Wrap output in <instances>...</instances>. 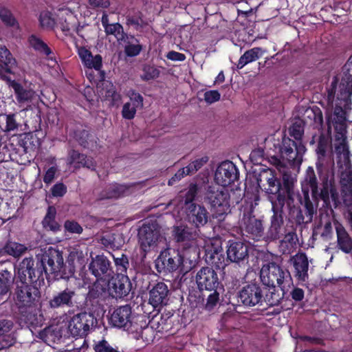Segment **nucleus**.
<instances>
[{"mask_svg": "<svg viewBox=\"0 0 352 352\" xmlns=\"http://www.w3.org/2000/svg\"><path fill=\"white\" fill-rule=\"evenodd\" d=\"M221 94L217 90H210L206 91L204 95V98L206 102L208 104H212L213 102H217L220 100Z\"/></svg>", "mask_w": 352, "mask_h": 352, "instance_id": "nucleus-62", "label": "nucleus"}, {"mask_svg": "<svg viewBox=\"0 0 352 352\" xmlns=\"http://www.w3.org/2000/svg\"><path fill=\"white\" fill-rule=\"evenodd\" d=\"M289 135L293 137L295 142H302L301 139L304 134V127L302 122L299 120L295 122L289 129Z\"/></svg>", "mask_w": 352, "mask_h": 352, "instance_id": "nucleus-46", "label": "nucleus"}, {"mask_svg": "<svg viewBox=\"0 0 352 352\" xmlns=\"http://www.w3.org/2000/svg\"><path fill=\"white\" fill-rule=\"evenodd\" d=\"M89 270L98 279L109 277L111 274V263L104 255H97L89 265Z\"/></svg>", "mask_w": 352, "mask_h": 352, "instance_id": "nucleus-23", "label": "nucleus"}, {"mask_svg": "<svg viewBox=\"0 0 352 352\" xmlns=\"http://www.w3.org/2000/svg\"><path fill=\"white\" fill-rule=\"evenodd\" d=\"M219 300V294L216 289H214V292L210 294L207 298V301L205 305L206 309L208 311L212 310L217 305Z\"/></svg>", "mask_w": 352, "mask_h": 352, "instance_id": "nucleus-60", "label": "nucleus"}, {"mask_svg": "<svg viewBox=\"0 0 352 352\" xmlns=\"http://www.w3.org/2000/svg\"><path fill=\"white\" fill-rule=\"evenodd\" d=\"M109 290L111 295L115 298L126 296L131 290V282L128 276L118 274L116 277H112L109 282Z\"/></svg>", "mask_w": 352, "mask_h": 352, "instance_id": "nucleus-20", "label": "nucleus"}, {"mask_svg": "<svg viewBox=\"0 0 352 352\" xmlns=\"http://www.w3.org/2000/svg\"><path fill=\"white\" fill-rule=\"evenodd\" d=\"M125 43L124 52L128 56H135L142 51V47L133 36H126L123 40Z\"/></svg>", "mask_w": 352, "mask_h": 352, "instance_id": "nucleus-37", "label": "nucleus"}, {"mask_svg": "<svg viewBox=\"0 0 352 352\" xmlns=\"http://www.w3.org/2000/svg\"><path fill=\"white\" fill-rule=\"evenodd\" d=\"M160 232L154 224H143L138 230L139 243L144 252L157 248Z\"/></svg>", "mask_w": 352, "mask_h": 352, "instance_id": "nucleus-14", "label": "nucleus"}, {"mask_svg": "<svg viewBox=\"0 0 352 352\" xmlns=\"http://www.w3.org/2000/svg\"><path fill=\"white\" fill-rule=\"evenodd\" d=\"M40 24L43 28H50L54 25V19L52 14L47 11H43L40 14Z\"/></svg>", "mask_w": 352, "mask_h": 352, "instance_id": "nucleus-54", "label": "nucleus"}, {"mask_svg": "<svg viewBox=\"0 0 352 352\" xmlns=\"http://www.w3.org/2000/svg\"><path fill=\"white\" fill-rule=\"evenodd\" d=\"M338 81V78L334 77L331 82V86L327 89V101L328 103L332 106L336 96Z\"/></svg>", "mask_w": 352, "mask_h": 352, "instance_id": "nucleus-61", "label": "nucleus"}, {"mask_svg": "<svg viewBox=\"0 0 352 352\" xmlns=\"http://www.w3.org/2000/svg\"><path fill=\"white\" fill-rule=\"evenodd\" d=\"M43 268L40 267L38 262L34 267V261L32 257H27L23 259L17 268L16 278L20 283L27 282L35 283L38 280H44L42 274Z\"/></svg>", "mask_w": 352, "mask_h": 352, "instance_id": "nucleus-10", "label": "nucleus"}, {"mask_svg": "<svg viewBox=\"0 0 352 352\" xmlns=\"http://www.w3.org/2000/svg\"><path fill=\"white\" fill-rule=\"evenodd\" d=\"M169 291L168 286L162 282L155 284L149 291V303L154 307L166 305L168 301Z\"/></svg>", "mask_w": 352, "mask_h": 352, "instance_id": "nucleus-22", "label": "nucleus"}, {"mask_svg": "<svg viewBox=\"0 0 352 352\" xmlns=\"http://www.w3.org/2000/svg\"><path fill=\"white\" fill-rule=\"evenodd\" d=\"M53 197H63L67 192V187L63 183H56L51 188Z\"/></svg>", "mask_w": 352, "mask_h": 352, "instance_id": "nucleus-63", "label": "nucleus"}, {"mask_svg": "<svg viewBox=\"0 0 352 352\" xmlns=\"http://www.w3.org/2000/svg\"><path fill=\"white\" fill-rule=\"evenodd\" d=\"M241 228L247 236L257 241L263 236L264 233L262 221L252 216L250 212L244 213Z\"/></svg>", "mask_w": 352, "mask_h": 352, "instance_id": "nucleus-17", "label": "nucleus"}, {"mask_svg": "<svg viewBox=\"0 0 352 352\" xmlns=\"http://www.w3.org/2000/svg\"><path fill=\"white\" fill-rule=\"evenodd\" d=\"M173 236L177 242L189 243V247L197 255L198 248L201 245L199 230H193L186 225L174 226L173 228Z\"/></svg>", "mask_w": 352, "mask_h": 352, "instance_id": "nucleus-12", "label": "nucleus"}, {"mask_svg": "<svg viewBox=\"0 0 352 352\" xmlns=\"http://www.w3.org/2000/svg\"><path fill=\"white\" fill-rule=\"evenodd\" d=\"M93 314L82 312L74 316L69 322L68 330L74 337L86 336L94 324Z\"/></svg>", "mask_w": 352, "mask_h": 352, "instance_id": "nucleus-13", "label": "nucleus"}, {"mask_svg": "<svg viewBox=\"0 0 352 352\" xmlns=\"http://www.w3.org/2000/svg\"><path fill=\"white\" fill-rule=\"evenodd\" d=\"M238 298L244 306L254 307L261 305L263 301L264 295L260 285L252 283L242 288L239 292Z\"/></svg>", "mask_w": 352, "mask_h": 352, "instance_id": "nucleus-15", "label": "nucleus"}, {"mask_svg": "<svg viewBox=\"0 0 352 352\" xmlns=\"http://www.w3.org/2000/svg\"><path fill=\"white\" fill-rule=\"evenodd\" d=\"M29 43L36 51L46 56H49L52 53L47 45L42 39L35 35L30 36Z\"/></svg>", "mask_w": 352, "mask_h": 352, "instance_id": "nucleus-43", "label": "nucleus"}, {"mask_svg": "<svg viewBox=\"0 0 352 352\" xmlns=\"http://www.w3.org/2000/svg\"><path fill=\"white\" fill-rule=\"evenodd\" d=\"M196 283L200 290H214L219 284L217 272L212 268L202 267L196 275Z\"/></svg>", "mask_w": 352, "mask_h": 352, "instance_id": "nucleus-19", "label": "nucleus"}, {"mask_svg": "<svg viewBox=\"0 0 352 352\" xmlns=\"http://www.w3.org/2000/svg\"><path fill=\"white\" fill-rule=\"evenodd\" d=\"M15 64V60L10 51L3 45H0V67L8 71Z\"/></svg>", "mask_w": 352, "mask_h": 352, "instance_id": "nucleus-42", "label": "nucleus"}, {"mask_svg": "<svg viewBox=\"0 0 352 352\" xmlns=\"http://www.w3.org/2000/svg\"><path fill=\"white\" fill-rule=\"evenodd\" d=\"M10 278L11 274L7 270L3 271L0 276V296L8 292Z\"/></svg>", "mask_w": 352, "mask_h": 352, "instance_id": "nucleus-51", "label": "nucleus"}, {"mask_svg": "<svg viewBox=\"0 0 352 352\" xmlns=\"http://www.w3.org/2000/svg\"><path fill=\"white\" fill-rule=\"evenodd\" d=\"M290 263L294 267V276L298 280L307 281L309 278V261L307 255L303 252H298L291 257Z\"/></svg>", "mask_w": 352, "mask_h": 352, "instance_id": "nucleus-24", "label": "nucleus"}, {"mask_svg": "<svg viewBox=\"0 0 352 352\" xmlns=\"http://www.w3.org/2000/svg\"><path fill=\"white\" fill-rule=\"evenodd\" d=\"M260 278L264 285L276 287V285L283 293H287L293 285L289 272L274 262L263 265Z\"/></svg>", "mask_w": 352, "mask_h": 352, "instance_id": "nucleus-4", "label": "nucleus"}, {"mask_svg": "<svg viewBox=\"0 0 352 352\" xmlns=\"http://www.w3.org/2000/svg\"><path fill=\"white\" fill-rule=\"evenodd\" d=\"M67 163L68 165L73 166L75 169H79L83 167L93 170L95 168V163L91 157H88L85 155L80 153L75 150L69 151Z\"/></svg>", "mask_w": 352, "mask_h": 352, "instance_id": "nucleus-30", "label": "nucleus"}, {"mask_svg": "<svg viewBox=\"0 0 352 352\" xmlns=\"http://www.w3.org/2000/svg\"><path fill=\"white\" fill-rule=\"evenodd\" d=\"M78 56L86 67L97 71L101 69L102 59L100 55L93 56L89 50L80 47L78 49Z\"/></svg>", "mask_w": 352, "mask_h": 352, "instance_id": "nucleus-31", "label": "nucleus"}, {"mask_svg": "<svg viewBox=\"0 0 352 352\" xmlns=\"http://www.w3.org/2000/svg\"><path fill=\"white\" fill-rule=\"evenodd\" d=\"M322 188L318 190V180L312 167H308L305 178L301 182V188L303 195L307 197L309 190L311 191L312 198L315 201L322 199L326 205L330 203V199L336 204L338 200V193L333 186V177L331 176H321Z\"/></svg>", "mask_w": 352, "mask_h": 352, "instance_id": "nucleus-2", "label": "nucleus"}, {"mask_svg": "<svg viewBox=\"0 0 352 352\" xmlns=\"http://www.w3.org/2000/svg\"><path fill=\"white\" fill-rule=\"evenodd\" d=\"M248 245L241 241H229L227 249L228 258L234 263H240L248 259Z\"/></svg>", "mask_w": 352, "mask_h": 352, "instance_id": "nucleus-25", "label": "nucleus"}, {"mask_svg": "<svg viewBox=\"0 0 352 352\" xmlns=\"http://www.w3.org/2000/svg\"><path fill=\"white\" fill-rule=\"evenodd\" d=\"M300 203L304 206L305 214L307 218V221H311L314 214L316 212V209L310 200L309 195H307V197L305 195H303V199H300Z\"/></svg>", "mask_w": 352, "mask_h": 352, "instance_id": "nucleus-49", "label": "nucleus"}, {"mask_svg": "<svg viewBox=\"0 0 352 352\" xmlns=\"http://www.w3.org/2000/svg\"><path fill=\"white\" fill-rule=\"evenodd\" d=\"M238 177V169L230 161L221 162L217 168L214 173L216 183L223 188L233 183Z\"/></svg>", "mask_w": 352, "mask_h": 352, "instance_id": "nucleus-16", "label": "nucleus"}, {"mask_svg": "<svg viewBox=\"0 0 352 352\" xmlns=\"http://www.w3.org/2000/svg\"><path fill=\"white\" fill-rule=\"evenodd\" d=\"M39 298V291L28 282L17 283L15 291V302L19 308H32Z\"/></svg>", "mask_w": 352, "mask_h": 352, "instance_id": "nucleus-11", "label": "nucleus"}, {"mask_svg": "<svg viewBox=\"0 0 352 352\" xmlns=\"http://www.w3.org/2000/svg\"><path fill=\"white\" fill-rule=\"evenodd\" d=\"M197 186L196 184L190 185L188 191L185 194L184 204L186 207L188 206L190 204H194L192 201L195 199L197 193Z\"/></svg>", "mask_w": 352, "mask_h": 352, "instance_id": "nucleus-57", "label": "nucleus"}, {"mask_svg": "<svg viewBox=\"0 0 352 352\" xmlns=\"http://www.w3.org/2000/svg\"><path fill=\"white\" fill-rule=\"evenodd\" d=\"M38 262L40 267L43 268V276L45 274L46 278L50 274L58 275L65 267L62 252L53 247L46 249Z\"/></svg>", "mask_w": 352, "mask_h": 352, "instance_id": "nucleus-6", "label": "nucleus"}, {"mask_svg": "<svg viewBox=\"0 0 352 352\" xmlns=\"http://www.w3.org/2000/svg\"><path fill=\"white\" fill-rule=\"evenodd\" d=\"M160 75V70L151 65H145L143 68V74L142 78L145 80H149L157 78Z\"/></svg>", "mask_w": 352, "mask_h": 352, "instance_id": "nucleus-52", "label": "nucleus"}, {"mask_svg": "<svg viewBox=\"0 0 352 352\" xmlns=\"http://www.w3.org/2000/svg\"><path fill=\"white\" fill-rule=\"evenodd\" d=\"M255 0H244L238 3L237 12L239 15L241 14L248 16L254 12H256L259 5H255Z\"/></svg>", "mask_w": 352, "mask_h": 352, "instance_id": "nucleus-41", "label": "nucleus"}, {"mask_svg": "<svg viewBox=\"0 0 352 352\" xmlns=\"http://www.w3.org/2000/svg\"><path fill=\"white\" fill-rule=\"evenodd\" d=\"M58 170V167L56 164L47 168L43 175V182L47 185L51 184L56 178Z\"/></svg>", "mask_w": 352, "mask_h": 352, "instance_id": "nucleus-55", "label": "nucleus"}, {"mask_svg": "<svg viewBox=\"0 0 352 352\" xmlns=\"http://www.w3.org/2000/svg\"><path fill=\"white\" fill-rule=\"evenodd\" d=\"M0 19L5 25L10 27L18 28V23L11 12L7 8H0Z\"/></svg>", "mask_w": 352, "mask_h": 352, "instance_id": "nucleus-47", "label": "nucleus"}, {"mask_svg": "<svg viewBox=\"0 0 352 352\" xmlns=\"http://www.w3.org/2000/svg\"><path fill=\"white\" fill-rule=\"evenodd\" d=\"M59 20L60 29L65 35L70 34L76 30L77 21L72 13H67L66 10H63Z\"/></svg>", "mask_w": 352, "mask_h": 352, "instance_id": "nucleus-33", "label": "nucleus"}, {"mask_svg": "<svg viewBox=\"0 0 352 352\" xmlns=\"http://www.w3.org/2000/svg\"><path fill=\"white\" fill-rule=\"evenodd\" d=\"M64 228L65 231L71 234H80L82 232V227L76 221L74 220H67L64 223Z\"/></svg>", "mask_w": 352, "mask_h": 352, "instance_id": "nucleus-53", "label": "nucleus"}, {"mask_svg": "<svg viewBox=\"0 0 352 352\" xmlns=\"http://www.w3.org/2000/svg\"><path fill=\"white\" fill-rule=\"evenodd\" d=\"M96 352H117L106 340L98 342L94 346Z\"/></svg>", "mask_w": 352, "mask_h": 352, "instance_id": "nucleus-64", "label": "nucleus"}, {"mask_svg": "<svg viewBox=\"0 0 352 352\" xmlns=\"http://www.w3.org/2000/svg\"><path fill=\"white\" fill-rule=\"evenodd\" d=\"M137 109L133 107L131 102H126L124 104L122 114L124 118L131 120L135 117Z\"/></svg>", "mask_w": 352, "mask_h": 352, "instance_id": "nucleus-59", "label": "nucleus"}, {"mask_svg": "<svg viewBox=\"0 0 352 352\" xmlns=\"http://www.w3.org/2000/svg\"><path fill=\"white\" fill-rule=\"evenodd\" d=\"M346 133L342 136L336 133L335 151L338 155V165L340 168L343 166H348L350 164V153L346 144Z\"/></svg>", "mask_w": 352, "mask_h": 352, "instance_id": "nucleus-26", "label": "nucleus"}, {"mask_svg": "<svg viewBox=\"0 0 352 352\" xmlns=\"http://www.w3.org/2000/svg\"><path fill=\"white\" fill-rule=\"evenodd\" d=\"M307 149L302 142H295L289 138H284L280 149L281 157L292 166H299Z\"/></svg>", "mask_w": 352, "mask_h": 352, "instance_id": "nucleus-7", "label": "nucleus"}, {"mask_svg": "<svg viewBox=\"0 0 352 352\" xmlns=\"http://www.w3.org/2000/svg\"><path fill=\"white\" fill-rule=\"evenodd\" d=\"M12 87L14 89L16 100L21 105H30L36 100L38 96L32 87L31 85H21L18 82H13Z\"/></svg>", "mask_w": 352, "mask_h": 352, "instance_id": "nucleus-21", "label": "nucleus"}, {"mask_svg": "<svg viewBox=\"0 0 352 352\" xmlns=\"http://www.w3.org/2000/svg\"><path fill=\"white\" fill-rule=\"evenodd\" d=\"M208 161V157H203L195 160L186 166L187 173L192 175L201 168Z\"/></svg>", "mask_w": 352, "mask_h": 352, "instance_id": "nucleus-48", "label": "nucleus"}, {"mask_svg": "<svg viewBox=\"0 0 352 352\" xmlns=\"http://www.w3.org/2000/svg\"><path fill=\"white\" fill-rule=\"evenodd\" d=\"M185 256L180 255L178 252L173 251V254L168 252H162L160 256L164 268L168 271H175L179 267H182V270H185ZM190 265L187 268H190Z\"/></svg>", "mask_w": 352, "mask_h": 352, "instance_id": "nucleus-27", "label": "nucleus"}, {"mask_svg": "<svg viewBox=\"0 0 352 352\" xmlns=\"http://www.w3.org/2000/svg\"><path fill=\"white\" fill-rule=\"evenodd\" d=\"M269 162L271 164L274 165L280 173L283 174V185L286 190V194L287 196L290 198L292 193L294 179L289 173H287L285 163L278 157L274 155L271 156L269 158Z\"/></svg>", "mask_w": 352, "mask_h": 352, "instance_id": "nucleus-29", "label": "nucleus"}, {"mask_svg": "<svg viewBox=\"0 0 352 352\" xmlns=\"http://www.w3.org/2000/svg\"><path fill=\"white\" fill-rule=\"evenodd\" d=\"M14 323L11 320L0 319V337L11 336L8 334L13 328Z\"/></svg>", "mask_w": 352, "mask_h": 352, "instance_id": "nucleus-58", "label": "nucleus"}, {"mask_svg": "<svg viewBox=\"0 0 352 352\" xmlns=\"http://www.w3.org/2000/svg\"><path fill=\"white\" fill-rule=\"evenodd\" d=\"M265 52L261 47H253L247 50L239 58L236 65L238 69H242L245 65L260 58Z\"/></svg>", "mask_w": 352, "mask_h": 352, "instance_id": "nucleus-34", "label": "nucleus"}, {"mask_svg": "<svg viewBox=\"0 0 352 352\" xmlns=\"http://www.w3.org/2000/svg\"><path fill=\"white\" fill-rule=\"evenodd\" d=\"M27 250L25 245L14 241H8L3 247L4 252L14 258L21 256Z\"/></svg>", "mask_w": 352, "mask_h": 352, "instance_id": "nucleus-39", "label": "nucleus"}, {"mask_svg": "<svg viewBox=\"0 0 352 352\" xmlns=\"http://www.w3.org/2000/svg\"><path fill=\"white\" fill-rule=\"evenodd\" d=\"M113 257L117 270L121 274L123 272H126L129 265L127 256L124 254H121L120 256H116L113 255Z\"/></svg>", "mask_w": 352, "mask_h": 352, "instance_id": "nucleus-50", "label": "nucleus"}, {"mask_svg": "<svg viewBox=\"0 0 352 352\" xmlns=\"http://www.w3.org/2000/svg\"><path fill=\"white\" fill-rule=\"evenodd\" d=\"M352 95V78L342 73L339 90L336 94L335 108L332 115V122L337 133L343 135L346 133V111L350 109Z\"/></svg>", "mask_w": 352, "mask_h": 352, "instance_id": "nucleus-3", "label": "nucleus"}, {"mask_svg": "<svg viewBox=\"0 0 352 352\" xmlns=\"http://www.w3.org/2000/svg\"><path fill=\"white\" fill-rule=\"evenodd\" d=\"M186 214L188 221L197 228L205 226L209 218L207 209L197 204H190L186 207Z\"/></svg>", "mask_w": 352, "mask_h": 352, "instance_id": "nucleus-18", "label": "nucleus"}, {"mask_svg": "<svg viewBox=\"0 0 352 352\" xmlns=\"http://www.w3.org/2000/svg\"><path fill=\"white\" fill-rule=\"evenodd\" d=\"M76 293L68 288L56 293L49 301V305L52 309L60 307H72L74 306V298Z\"/></svg>", "mask_w": 352, "mask_h": 352, "instance_id": "nucleus-28", "label": "nucleus"}, {"mask_svg": "<svg viewBox=\"0 0 352 352\" xmlns=\"http://www.w3.org/2000/svg\"><path fill=\"white\" fill-rule=\"evenodd\" d=\"M204 199L210 206L214 218H221L230 211V194L228 190L223 187L208 186L204 194Z\"/></svg>", "mask_w": 352, "mask_h": 352, "instance_id": "nucleus-5", "label": "nucleus"}, {"mask_svg": "<svg viewBox=\"0 0 352 352\" xmlns=\"http://www.w3.org/2000/svg\"><path fill=\"white\" fill-rule=\"evenodd\" d=\"M285 198L283 195H279L277 199L272 201V211L274 212L271 217L270 226L267 230V238L275 240L280 238L285 234L284 221L283 217V209L285 206Z\"/></svg>", "mask_w": 352, "mask_h": 352, "instance_id": "nucleus-8", "label": "nucleus"}, {"mask_svg": "<svg viewBox=\"0 0 352 352\" xmlns=\"http://www.w3.org/2000/svg\"><path fill=\"white\" fill-rule=\"evenodd\" d=\"M269 287L268 292L265 294L264 296L263 301L266 302V303L270 306H276L278 305L281 299L283 298L285 293L282 292V294L277 293L276 291V287L274 286H267Z\"/></svg>", "mask_w": 352, "mask_h": 352, "instance_id": "nucleus-44", "label": "nucleus"}, {"mask_svg": "<svg viewBox=\"0 0 352 352\" xmlns=\"http://www.w3.org/2000/svg\"><path fill=\"white\" fill-rule=\"evenodd\" d=\"M144 316L132 315L131 308L129 305L120 306L114 310L111 316V322L113 326L123 329L132 333L136 339L142 338L148 341V333H152V329L148 327L144 321Z\"/></svg>", "mask_w": 352, "mask_h": 352, "instance_id": "nucleus-1", "label": "nucleus"}, {"mask_svg": "<svg viewBox=\"0 0 352 352\" xmlns=\"http://www.w3.org/2000/svg\"><path fill=\"white\" fill-rule=\"evenodd\" d=\"M1 119L6 122L5 127L1 128L2 130L10 131L17 129L18 124L14 119V115L3 116L1 117Z\"/></svg>", "mask_w": 352, "mask_h": 352, "instance_id": "nucleus-56", "label": "nucleus"}, {"mask_svg": "<svg viewBox=\"0 0 352 352\" xmlns=\"http://www.w3.org/2000/svg\"><path fill=\"white\" fill-rule=\"evenodd\" d=\"M104 31L107 35H113L118 41L124 40L127 36L124 33L122 26L118 23H111L106 26Z\"/></svg>", "mask_w": 352, "mask_h": 352, "instance_id": "nucleus-45", "label": "nucleus"}, {"mask_svg": "<svg viewBox=\"0 0 352 352\" xmlns=\"http://www.w3.org/2000/svg\"><path fill=\"white\" fill-rule=\"evenodd\" d=\"M124 192L122 186L118 184H111L99 195V199H116L118 198Z\"/></svg>", "mask_w": 352, "mask_h": 352, "instance_id": "nucleus-40", "label": "nucleus"}, {"mask_svg": "<svg viewBox=\"0 0 352 352\" xmlns=\"http://www.w3.org/2000/svg\"><path fill=\"white\" fill-rule=\"evenodd\" d=\"M98 91L100 96L111 102L112 105L118 104L121 100L120 95L116 91L114 85L109 81H103L98 87Z\"/></svg>", "mask_w": 352, "mask_h": 352, "instance_id": "nucleus-32", "label": "nucleus"}, {"mask_svg": "<svg viewBox=\"0 0 352 352\" xmlns=\"http://www.w3.org/2000/svg\"><path fill=\"white\" fill-rule=\"evenodd\" d=\"M337 243L339 249L344 253L349 254L352 251V239L345 230L341 226L336 227Z\"/></svg>", "mask_w": 352, "mask_h": 352, "instance_id": "nucleus-35", "label": "nucleus"}, {"mask_svg": "<svg viewBox=\"0 0 352 352\" xmlns=\"http://www.w3.org/2000/svg\"><path fill=\"white\" fill-rule=\"evenodd\" d=\"M257 184L261 189L269 195H276L277 199L279 195H283L286 201V194L281 190V184L277 178L275 171L271 168H263L258 177Z\"/></svg>", "mask_w": 352, "mask_h": 352, "instance_id": "nucleus-9", "label": "nucleus"}, {"mask_svg": "<svg viewBox=\"0 0 352 352\" xmlns=\"http://www.w3.org/2000/svg\"><path fill=\"white\" fill-rule=\"evenodd\" d=\"M56 210L54 206H49L43 219L42 225L46 230L56 232L60 230V226L56 221Z\"/></svg>", "mask_w": 352, "mask_h": 352, "instance_id": "nucleus-36", "label": "nucleus"}, {"mask_svg": "<svg viewBox=\"0 0 352 352\" xmlns=\"http://www.w3.org/2000/svg\"><path fill=\"white\" fill-rule=\"evenodd\" d=\"M340 175V184L342 188V191L349 192L352 195V169L351 164L348 166H343Z\"/></svg>", "mask_w": 352, "mask_h": 352, "instance_id": "nucleus-38", "label": "nucleus"}]
</instances>
